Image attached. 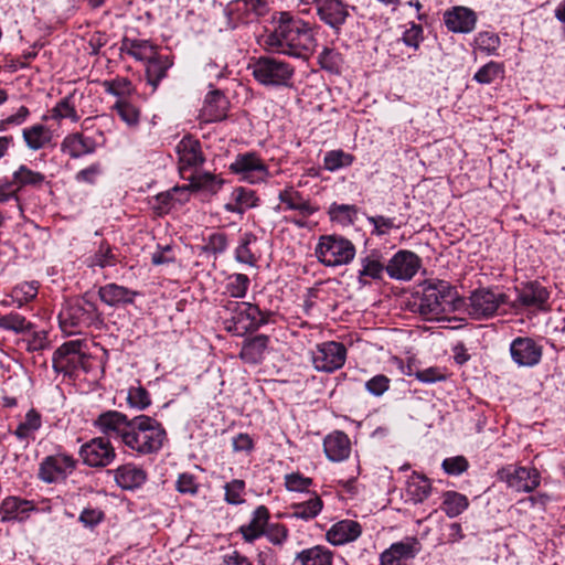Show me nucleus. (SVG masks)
Listing matches in <instances>:
<instances>
[{"label":"nucleus","instance_id":"nucleus-64","mask_svg":"<svg viewBox=\"0 0 565 565\" xmlns=\"http://www.w3.org/2000/svg\"><path fill=\"white\" fill-rule=\"evenodd\" d=\"M391 380L384 374H377L365 382V390L373 396H382L390 388Z\"/></svg>","mask_w":565,"mask_h":565},{"label":"nucleus","instance_id":"nucleus-58","mask_svg":"<svg viewBox=\"0 0 565 565\" xmlns=\"http://www.w3.org/2000/svg\"><path fill=\"white\" fill-rule=\"evenodd\" d=\"M103 87L109 95L121 97L132 93L131 82L127 77H116L110 81H104Z\"/></svg>","mask_w":565,"mask_h":565},{"label":"nucleus","instance_id":"nucleus-6","mask_svg":"<svg viewBox=\"0 0 565 565\" xmlns=\"http://www.w3.org/2000/svg\"><path fill=\"white\" fill-rule=\"evenodd\" d=\"M99 320L97 306L85 297L68 302L58 315L60 326L67 334L83 333Z\"/></svg>","mask_w":565,"mask_h":565},{"label":"nucleus","instance_id":"nucleus-60","mask_svg":"<svg viewBox=\"0 0 565 565\" xmlns=\"http://www.w3.org/2000/svg\"><path fill=\"white\" fill-rule=\"evenodd\" d=\"M228 246L227 236L225 233L215 232L209 235L206 238V243L203 247L205 253H211L213 255L223 254Z\"/></svg>","mask_w":565,"mask_h":565},{"label":"nucleus","instance_id":"nucleus-35","mask_svg":"<svg viewBox=\"0 0 565 565\" xmlns=\"http://www.w3.org/2000/svg\"><path fill=\"white\" fill-rule=\"evenodd\" d=\"M119 254L116 248L111 246L106 239H103L94 250V253L86 258L85 263L88 268L95 270L96 268L104 269L114 267L119 263Z\"/></svg>","mask_w":565,"mask_h":565},{"label":"nucleus","instance_id":"nucleus-15","mask_svg":"<svg viewBox=\"0 0 565 565\" xmlns=\"http://www.w3.org/2000/svg\"><path fill=\"white\" fill-rule=\"evenodd\" d=\"M131 418L121 412L110 409L100 413L94 420L93 426L102 433L105 438H115L122 444L126 439V434L130 428Z\"/></svg>","mask_w":565,"mask_h":565},{"label":"nucleus","instance_id":"nucleus-11","mask_svg":"<svg viewBox=\"0 0 565 565\" xmlns=\"http://www.w3.org/2000/svg\"><path fill=\"white\" fill-rule=\"evenodd\" d=\"M508 302V296L498 288H478L470 294L468 311L476 319H489Z\"/></svg>","mask_w":565,"mask_h":565},{"label":"nucleus","instance_id":"nucleus-36","mask_svg":"<svg viewBox=\"0 0 565 565\" xmlns=\"http://www.w3.org/2000/svg\"><path fill=\"white\" fill-rule=\"evenodd\" d=\"M333 552L323 545H316L297 553L292 565H332Z\"/></svg>","mask_w":565,"mask_h":565},{"label":"nucleus","instance_id":"nucleus-49","mask_svg":"<svg viewBox=\"0 0 565 565\" xmlns=\"http://www.w3.org/2000/svg\"><path fill=\"white\" fill-rule=\"evenodd\" d=\"M320 67L331 74H340L343 66V57L340 52L332 47H323L318 56Z\"/></svg>","mask_w":565,"mask_h":565},{"label":"nucleus","instance_id":"nucleus-3","mask_svg":"<svg viewBox=\"0 0 565 565\" xmlns=\"http://www.w3.org/2000/svg\"><path fill=\"white\" fill-rule=\"evenodd\" d=\"M457 292L446 280H427L422 285V296L414 302L416 311L426 320H439L452 310Z\"/></svg>","mask_w":565,"mask_h":565},{"label":"nucleus","instance_id":"nucleus-17","mask_svg":"<svg viewBox=\"0 0 565 565\" xmlns=\"http://www.w3.org/2000/svg\"><path fill=\"white\" fill-rule=\"evenodd\" d=\"M360 268L358 270V284L361 287L370 285L373 280H382L387 274V260L380 249H370L360 255Z\"/></svg>","mask_w":565,"mask_h":565},{"label":"nucleus","instance_id":"nucleus-51","mask_svg":"<svg viewBox=\"0 0 565 565\" xmlns=\"http://www.w3.org/2000/svg\"><path fill=\"white\" fill-rule=\"evenodd\" d=\"M501 45V40L498 34L493 32L482 31L475 38L476 50L486 55H499L498 50Z\"/></svg>","mask_w":565,"mask_h":565},{"label":"nucleus","instance_id":"nucleus-21","mask_svg":"<svg viewBox=\"0 0 565 565\" xmlns=\"http://www.w3.org/2000/svg\"><path fill=\"white\" fill-rule=\"evenodd\" d=\"M422 551V544L416 537H405L393 543L380 555L381 565H407Z\"/></svg>","mask_w":565,"mask_h":565},{"label":"nucleus","instance_id":"nucleus-56","mask_svg":"<svg viewBox=\"0 0 565 565\" xmlns=\"http://www.w3.org/2000/svg\"><path fill=\"white\" fill-rule=\"evenodd\" d=\"M401 41L411 49L417 51L424 41V30L420 24L409 22L402 34Z\"/></svg>","mask_w":565,"mask_h":565},{"label":"nucleus","instance_id":"nucleus-45","mask_svg":"<svg viewBox=\"0 0 565 565\" xmlns=\"http://www.w3.org/2000/svg\"><path fill=\"white\" fill-rule=\"evenodd\" d=\"M0 329L12 331L14 333H26L33 329V323L28 321L24 316L17 311L6 315L0 313Z\"/></svg>","mask_w":565,"mask_h":565},{"label":"nucleus","instance_id":"nucleus-57","mask_svg":"<svg viewBox=\"0 0 565 565\" xmlns=\"http://www.w3.org/2000/svg\"><path fill=\"white\" fill-rule=\"evenodd\" d=\"M226 503L238 505L245 502L243 494L245 491V482L241 479H233L224 486Z\"/></svg>","mask_w":565,"mask_h":565},{"label":"nucleus","instance_id":"nucleus-19","mask_svg":"<svg viewBox=\"0 0 565 565\" xmlns=\"http://www.w3.org/2000/svg\"><path fill=\"white\" fill-rule=\"evenodd\" d=\"M510 355L518 366L533 367L542 360L543 347L533 338L518 337L510 343Z\"/></svg>","mask_w":565,"mask_h":565},{"label":"nucleus","instance_id":"nucleus-27","mask_svg":"<svg viewBox=\"0 0 565 565\" xmlns=\"http://www.w3.org/2000/svg\"><path fill=\"white\" fill-rule=\"evenodd\" d=\"M270 513L267 507L258 505L250 515L246 524L239 526L238 532L247 543H253L260 539L269 523Z\"/></svg>","mask_w":565,"mask_h":565},{"label":"nucleus","instance_id":"nucleus-8","mask_svg":"<svg viewBox=\"0 0 565 565\" xmlns=\"http://www.w3.org/2000/svg\"><path fill=\"white\" fill-rule=\"evenodd\" d=\"M278 200L284 205V211H294L297 215L290 218L298 228L308 227V218L315 215L319 210V205L302 192L296 190L292 185L286 186L278 193Z\"/></svg>","mask_w":565,"mask_h":565},{"label":"nucleus","instance_id":"nucleus-55","mask_svg":"<svg viewBox=\"0 0 565 565\" xmlns=\"http://www.w3.org/2000/svg\"><path fill=\"white\" fill-rule=\"evenodd\" d=\"M127 403L130 408H134L136 411H143L151 404V398L148 393V391L138 385V386H131L128 390L127 394Z\"/></svg>","mask_w":565,"mask_h":565},{"label":"nucleus","instance_id":"nucleus-20","mask_svg":"<svg viewBox=\"0 0 565 565\" xmlns=\"http://www.w3.org/2000/svg\"><path fill=\"white\" fill-rule=\"evenodd\" d=\"M35 511L38 507L34 501L8 495L0 503V520L2 523H23Z\"/></svg>","mask_w":565,"mask_h":565},{"label":"nucleus","instance_id":"nucleus-31","mask_svg":"<svg viewBox=\"0 0 565 565\" xmlns=\"http://www.w3.org/2000/svg\"><path fill=\"white\" fill-rule=\"evenodd\" d=\"M100 300L109 307L120 305H130L139 296L138 291L131 290L125 286L110 282L98 289Z\"/></svg>","mask_w":565,"mask_h":565},{"label":"nucleus","instance_id":"nucleus-34","mask_svg":"<svg viewBox=\"0 0 565 565\" xmlns=\"http://www.w3.org/2000/svg\"><path fill=\"white\" fill-rule=\"evenodd\" d=\"M269 337L257 334L243 342L239 358L247 364H258L265 359L268 350Z\"/></svg>","mask_w":565,"mask_h":565},{"label":"nucleus","instance_id":"nucleus-24","mask_svg":"<svg viewBox=\"0 0 565 565\" xmlns=\"http://www.w3.org/2000/svg\"><path fill=\"white\" fill-rule=\"evenodd\" d=\"M361 534L362 526L358 521L344 519L330 526L326 533V539L331 545L340 546L354 542Z\"/></svg>","mask_w":565,"mask_h":565},{"label":"nucleus","instance_id":"nucleus-63","mask_svg":"<svg viewBox=\"0 0 565 565\" xmlns=\"http://www.w3.org/2000/svg\"><path fill=\"white\" fill-rule=\"evenodd\" d=\"M288 529L280 523H268L263 536L274 545H282L288 539Z\"/></svg>","mask_w":565,"mask_h":565},{"label":"nucleus","instance_id":"nucleus-5","mask_svg":"<svg viewBox=\"0 0 565 565\" xmlns=\"http://www.w3.org/2000/svg\"><path fill=\"white\" fill-rule=\"evenodd\" d=\"M248 70L257 83L267 87H291L295 67L275 56H259L253 58Z\"/></svg>","mask_w":565,"mask_h":565},{"label":"nucleus","instance_id":"nucleus-38","mask_svg":"<svg viewBox=\"0 0 565 565\" xmlns=\"http://www.w3.org/2000/svg\"><path fill=\"white\" fill-rule=\"evenodd\" d=\"M257 243V236L253 232H244L239 235L238 244L234 252V258L236 262L248 265L256 266L258 257L254 250V246Z\"/></svg>","mask_w":565,"mask_h":565},{"label":"nucleus","instance_id":"nucleus-44","mask_svg":"<svg viewBox=\"0 0 565 565\" xmlns=\"http://www.w3.org/2000/svg\"><path fill=\"white\" fill-rule=\"evenodd\" d=\"M45 180L44 174L33 171L24 164H21L12 174V183L19 192L22 188L31 185H41Z\"/></svg>","mask_w":565,"mask_h":565},{"label":"nucleus","instance_id":"nucleus-29","mask_svg":"<svg viewBox=\"0 0 565 565\" xmlns=\"http://www.w3.org/2000/svg\"><path fill=\"white\" fill-rule=\"evenodd\" d=\"M180 170L196 168L204 162L201 145L198 139L191 136L183 137L177 145Z\"/></svg>","mask_w":565,"mask_h":565},{"label":"nucleus","instance_id":"nucleus-39","mask_svg":"<svg viewBox=\"0 0 565 565\" xmlns=\"http://www.w3.org/2000/svg\"><path fill=\"white\" fill-rule=\"evenodd\" d=\"M120 51L137 61L147 62L156 54V46L149 40L124 38Z\"/></svg>","mask_w":565,"mask_h":565},{"label":"nucleus","instance_id":"nucleus-46","mask_svg":"<svg viewBox=\"0 0 565 565\" xmlns=\"http://www.w3.org/2000/svg\"><path fill=\"white\" fill-rule=\"evenodd\" d=\"M469 505L466 495L456 491H446L444 493L443 510L449 518H456L461 514Z\"/></svg>","mask_w":565,"mask_h":565},{"label":"nucleus","instance_id":"nucleus-41","mask_svg":"<svg viewBox=\"0 0 565 565\" xmlns=\"http://www.w3.org/2000/svg\"><path fill=\"white\" fill-rule=\"evenodd\" d=\"M41 426V415L34 408H31L28 411L24 419L18 425L13 434L20 441H25L26 445H29L30 440L34 439V435Z\"/></svg>","mask_w":565,"mask_h":565},{"label":"nucleus","instance_id":"nucleus-1","mask_svg":"<svg viewBox=\"0 0 565 565\" xmlns=\"http://www.w3.org/2000/svg\"><path fill=\"white\" fill-rule=\"evenodd\" d=\"M265 43L275 53L307 60L317 46V39L308 22L282 12Z\"/></svg>","mask_w":565,"mask_h":565},{"label":"nucleus","instance_id":"nucleus-37","mask_svg":"<svg viewBox=\"0 0 565 565\" xmlns=\"http://www.w3.org/2000/svg\"><path fill=\"white\" fill-rule=\"evenodd\" d=\"M146 77L153 89L167 76L168 70L173 65V60L169 55L154 54L146 62Z\"/></svg>","mask_w":565,"mask_h":565},{"label":"nucleus","instance_id":"nucleus-23","mask_svg":"<svg viewBox=\"0 0 565 565\" xmlns=\"http://www.w3.org/2000/svg\"><path fill=\"white\" fill-rule=\"evenodd\" d=\"M443 20L450 32L470 33L475 30L478 18L472 9L456 6L444 12Z\"/></svg>","mask_w":565,"mask_h":565},{"label":"nucleus","instance_id":"nucleus-32","mask_svg":"<svg viewBox=\"0 0 565 565\" xmlns=\"http://www.w3.org/2000/svg\"><path fill=\"white\" fill-rule=\"evenodd\" d=\"M323 449L329 460L340 462L349 457L351 443L347 434L343 431H334L324 438Z\"/></svg>","mask_w":565,"mask_h":565},{"label":"nucleus","instance_id":"nucleus-9","mask_svg":"<svg viewBox=\"0 0 565 565\" xmlns=\"http://www.w3.org/2000/svg\"><path fill=\"white\" fill-rule=\"evenodd\" d=\"M516 298L511 303L515 310L524 309L530 313L547 312L550 306V290L539 281H529L515 288Z\"/></svg>","mask_w":565,"mask_h":565},{"label":"nucleus","instance_id":"nucleus-10","mask_svg":"<svg viewBox=\"0 0 565 565\" xmlns=\"http://www.w3.org/2000/svg\"><path fill=\"white\" fill-rule=\"evenodd\" d=\"M230 171L249 184H260L270 178L268 167L254 151L238 153L228 167Z\"/></svg>","mask_w":565,"mask_h":565},{"label":"nucleus","instance_id":"nucleus-12","mask_svg":"<svg viewBox=\"0 0 565 565\" xmlns=\"http://www.w3.org/2000/svg\"><path fill=\"white\" fill-rule=\"evenodd\" d=\"M76 466L77 460L73 456L66 452H56L41 461L38 476L45 483H57L72 475Z\"/></svg>","mask_w":565,"mask_h":565},{"label":"nucleus","instance_id":"nucleus-16","mask_svg":"<svg viewBox=\"0 0 565 565\" xmlns=\"http://www.w3.org/2000/svg\"><path fill=\"white\" fill-rule=\"evenodd\" d=\"M498 479L516 492H532L540 484V475L536 469L512 465L500 469Z\"/></svg>","mask_w":565,"mask_h":565},{"label":"nucleus","instance_id":"nucleus-26","mask_svg":"<svg viewBox=\"0 0 565 565\" xmlns=\"http://www.w3.org/2000/svg\"><path fill=\"white\" fill-rule=\"evenodd\" d=\"M114 475L116 484L122 490H136L143 486L147 480V472L135 463L121 465L114 470H108Z\"/></svg>","mask_w":565,"mask_h":565},{"label":"nucleus","instance_id":"nucleus-4","mask_svg":"<svg viewBox=\"0 0 565 565\" xmlns=\"http://www.w3.org/2000/svg\"><path fill=\"white\" fill-rule=\"evenodd\" d=\"M224 309L228 315L224 319V328L237 337L258 330L269 322L273 315L270 311L260 310L257 305L248 301L230 300L224 305Z\"/></svg>","mask_w":565,"mask_h":565},{"label":"nucleus","instance_id":"nucleus-52","mask_svg":"<svg viewBox=\"0 0 565 565\" xmlns=\"http://www.w3.org/2000/svg\"><path fill=\"white\" fill-rule=\"evenodd\" d=\"M250 280L247 275L235 273L228 276L225 290L232 298H244L248 291Z\"/></svg>","mask_w":565,"mask_h":565},{"label":"nucleus","instance_id":"nucleus-47","mask_svg":"<svg viewBox=\"0 0 565 565\" xmlns=\"http://www.w3.org/2000/svg\"><path fill=\"white\" fill-rule=\"evenodd\" d=\"M39 292V282L33 281H23L14 286L11 290L10 297L13 303H17L19 308L24 306L25 303L35 299Z\"/></svg>","mask_w":565,"mask_h":565},{"label":"nucleus","instance_id":"nucleus-61","mask_svg":"<svg viewBox=\"0 0 565 565\" xmlns=\"http://www.w3.org/2000/svg\"><path fill=\"white\" fill-rule=\"evenodd\" d=\"M285 486L288 491L305 492L312 486V479L299 472H292L285 476Z\"/></svg>","mask_w":565,"mask_h":565},{"label":"nucleus","instance_id":"nucleus-59","mask_svg":"<svg viewBox=\"0 0 565 565\" xmlns=\"http://www.w3.org/2000/svg\"><path fill=\"white\" fill-rule=\"evenodd\" d=\"M367 223L373 226L372 234L376 236L386 235L392 228H399V225L394 223V217H386L384 215H374L366 217Z\"/></svg>","mask_w":565,"mask_h":565},{"label":"nucleus","instance_id":"nucleus-62","mask_svg":"<svg viewBox=\"0 0 565 565\" xmlns=\"http://www.w3.org/2000/svg\"><path fill=\"white\" fill-rule=\"evenodd\" d=\"M114 109L117 111L120 119L129 126L136 125L139 121V111L134 105L126 100H117Z\"/></svg>","mask_w":565,"mask_h":565},{"label":"nucleus","instance_id":"nucleus-13","mask_svg":"<svg viewBox=\"0 0 565 565\" xmlns=\"http://www.w3.org/2000/svg\"><path fill=\"white\" fill-rule=\"evenodd\" d=\"M83 463L90 468H105L116 459V450L108 438L94 437L79 448Z\"/></svg>","mask_w":565,"mask_h":565},{"label":"nucleus","instance_id":"nucleus-43","mask_svg":"<svg viewBox=\"0 0 565 565\" xmlns=\"http://www.w3.org/2000/svg\"><path fill=\"white\" fill-rule=\"evenodd\" d=\"M323 502L318 495L311 497L309 500L300 503H294L290 509V516L309 521L315 519L322 510Z\"/></svg>","mask_w":565,"mask_h":565},{"label":"nucleus","instance_id":"nucleus-7","mask_svg":"<svg viewBox=\"0 0 565 565\" xmlns=\"http://www.w3.org/2000/svg\"><path fill=\"white\" fill-rule=\"evenodd\" d=\"M354 244L339 234L321 235L315 247V256L326 267H340L350 264L355 257Z\"/></svg>","mask_w":565,"mask_h":565},{"label":"nucleus","instance_id":"nucleus-33","mask_svg":"<svg viewBox=\"0 0 565 565\" xmlns=\"http://www.w3.org/2000/svg\"><path fill=\"white\" fill-rule=\"evenodd\" d=\"M95 150V140L93 138L85 137L81 132L67 135L61 143V151L67 153L73 159H78L83 156L94 153Z\"/></svg>","mask_w":565,"mask_h":565},{"label":"nucleus","instance_id":"nucleus-50","mask_svg":"<svg viewBox=\"0 0 565 565\" xmlns=\"http://www.w3.org/2000/svg\"><path fill=\"white\" fill-rule=\"evenodd\" d=\"M328 214L333 222H338L342 225H351L356 218L358 207L352 204L332 203L329 206Z\"/></svg>","mask_w":565,"mask_h":565},{"label":"nucleus","instance_id":"nucleus-30","mask_svg":"<svg viewBox=\"0 0 565 565\" xmlns=\"http://www.w3.org/2000/svg\"><path fill=\"white\" fill-rule=\"evenodd\" d=\"M259 198L256 192L245 186H236L233 189L230 201L225 203L226 212L243 215L247 210L258 206Z\"/></svg>","mask_w":565,"mask_h":565},{"label":"nucleus","instance_id":"nucleus-40","mask_svg":"<svg viewBox=\"0 0 565 565\" xmlns=\"http://www.w3.org/2000/svg\"><path fill=\"white\" fill-rule=\"evenodd\" d=\"M22 137L30 150L38 151L51 142L52 132L46 126L35 124L31 127L24 128L22 130Z\"/></svg>","mask_w":565,"mask_h":565},{"label":"nucleus","instance_id":"nucleus-14","mask_svg":"<svg viewBox=\"0 0 565 565\" xmlns=\"http://www.w3.org/2000/svg\"><path fill=\"white\" fill-rule=\"evenodd\" d=\"M347 359V348L343 343L327 341L312 351V363L317 371L332 373L341 369Z\"/></svg>","mask_w":565,"mask_h":565},{"label":"nucleus","instance_id":"nucleus-54","mask_svg":"<svg viewBox=\"0 0 565 565\" xmlns=\"http://www.w3.org/2000/svg\"><path fill=\"white\" fill-rule=\"evenodd\" d=\"M50 118L57 121L66 118L71 119L73 122H77L79 120V116L72 103L71 96L64 97L51 109Z\"/></svg>","mask_w":565,"mask_h":565},{"label":"nucleus","instance_id":"nucleus-22","mask_svg":"<svg viewBox=\"0 0 565 565\" xmlns=\"http://www.w3.org/2000/svg\"><path fill=\"white\" fill-rule=\"evenodd\" d=\"M420 265V258L415 253L402 249L387 260V275L396 280H411Z\"/></svg>","mask_w":565,"mask_h":565},{"label":"nucleus","instance_id":"nucleus-2","mask_svg":"<svg viewBox=\"0 0 565 565\" xmlns=\"http://www.w3.org/2000/svg\"><path fill=\"white\" fill-rule=\"evenodd\" d=\"M167 440L166 428L158 419L138 415L131 418L124 446L138 456H149L158 454Z\"/></svg>","mask_w":565,"mask_h":565},{"label":"nucleus","instance_id":"nucleus-18","mask_svg":"<svg viewBox=\"0 0 565 565\" xmlns=\"http://www.w3.org/2000/svg\"><path fill=\"white\" fill-rule=\"evenodd\" d=\"M354 9L345 0H320L316 12L321 22L339 33Z\"/></svg>","mask_w":565,"mask_h":565},{"label":"nucleus","instance_id":"nucleus-28","mask_svg":"<svg viewBox=\"0 0 565 565\" xmlns=\"http://www.w3.org/2000/svg\"><path fill=\"white\" fill-rule=\"evenodd\" d=\"M82 349V342L68 341L62 344L54 353H53V369L57 373H70L81 359L79 353Z\"/></svg>","mask_w":565,"mask_h":565},{"label":"nucleus","instance_id":"nucleus-48","mask_svg":"<svg viewBox=\"0 0 565 565\" xmlns=\"http://www.w3.org/2000/svg\"><path fill=\"white\" fill-rule=\"evenodd\" d=\"M354 161V156L342 149L327 151L323 157V168L327 171L335 172L340 169L350 167Z\"/></svg>","mask_w":565,"mask_h":565},{"label":"nucleus","instance_id":"nucleus-53","mask_svg":"<svg viewBox=\"0 0 565 565\" xmlns=\"http://www.w3.org/2000/svg\"><path fill=\"white\" fill-rule=\"evenodd\" d=\"M503 74V65L501 63L490 61L476 72L473 79L479 84L488 85L493 83L497 78L502 77Z\"/></svg>","mask_w":565,"mask_h":565},{"label":"nucleus","instance_id":"nucleus-42","mask_svg":"<svg viewBox=\"0 0 565 565\" xmlns=\"http://www.w3.org/2000/svg\"><path fill=\"white\" fill-rule=\"evenodd\" d=\"M407 495L415 504L423 503L431 493V484L427 477L414 472L407 481Z\"/></svg>","mask_w":565,"mask_h":565},{"label":"nucleus","instance_id":"nucleus-25","mask_svg":"<svg viewBox=\"0 0 565 565\" xmlns=\"http://www.w3.org/2000/svg\"><path fill=\"white\" fill-rule=\"evenodd\" d=\"M228 107L230 102L221 90H211L204 98L200 118L205 122L222 121L227 116Z\"/></svg>","mask_w":565,"mask_h":565}]
</instances>
